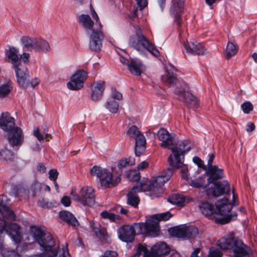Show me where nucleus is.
Here are the masks:
<instances>
[{"label": "nucleus", "instance_id": "1", "mask_svg": "<svg viewBox=\"0 0 257 257\" xmlns=\"http://www.w3.org/2000/svg\"><path fill=\"white\" fill-rule=\"evenodd\" d=\"M0 234L4 230L9 235L16 243L21 242L22 237L20 233V227L16 223L11 222L15 220L16 216L13 210H0ZM3 249V241L0 238V252Z\"/></svg>", "mask_w": 257, "mask_h": 257}, {"label": "nucleus", "instance_id": "2", "mask_svg": "<svg viewBox=\"0 0 257 257\" xmlns=\"http://www.w3.org/2000/svg\"><path fill=\"white\" fill-rule=\"evenodd\" d=\"M217 244L222 250L232 251L234 257H248L249 248L241 240L235 236L233 233L221 238Z\"/></svg>", "mask_w": 257, "mask_h": 257}, {"label": "nucleus", "instance_id": "3", "mask_svg": "<svg viewBox=\"0 0 257 257\" xmlns=\"http://www.w3.org/2000/svg\"><path fill=\"white\" fill-rule=\"evenodd\" d=\"M141 191L148 192L147 194L153 199L160 197L155 195L157 194V192L152 180L144 181L141 182L139 185L134 186L132 191L127 194V202L132 207L136 208L138 206L140 199L137 192Z\"/></svg>", "mask_w": 257, "mask_h": 257}, {"label": "nucleus", "instance_id": "4", "mask_svg": "<svg viewBox=\"0 0 257 257\" xmlns=\"http://www.w3.org/2000/svg\"><path fill=\"white\" fill-rule=\"evenodd\" d=\"M129 46L136 50L141 54H144L146 50L155 57H158L160 53L155 46L151 42L138 30L136 34L133 37H131L128 41Z\"/></svg>", "mask_w": 257, "mask_h": 257}, {"label": "nucleus", "instance_id": "5", "mask_svg": "<svg viewBox=\"0 0 257 257\" xmlns=\"http://www.w3.org/2000/svg\"><path fill=\"white\" fill-rule=\"evenodd\" d=\"M169 211L154 215L150 219L147 220L145 223L137 225V227H141L144 230L149 231V236L155 237L158 236L160 230L159 223L161 221H167L173 216Z\"/></svg>", "mask_w": 257, "mask_h": 257}, {"label": "nucleus", "instance_id": "6", "mask_svg": "<svg viewBox=\"0 0 257 257\" xmlns=\"http://www.w3.org/2000/svg\"><path fill=\"white\" fill-rule=\"evenodd\" d=\"M32 232L35 241L40 245L42 250L46 251L55 249L58 250V247L54 248L55 245V241L49 232L36 227L32 228Z\"/></svg>", "mask_w": 257, "mask_h": 257}, {"label": "nucleus", "instance_id": "7", "mask_svg": "<svg viewBox=\"0 0 257 257\" xmlns=\"http://www.w3.org/2000/svg\"><path fill=\"white\" fill-rule=\"evenodd\" d=\"M201 213L206 217L215 219V222L221 224L234 220L237 216L236 213H231V210H199Z\"/></svg>", "mask_w": 257, "mask_h": 257}, {"label": "nucleus", "instance_id": "8", "mask_svg": "<svg viewBox=\"0 0 257 257\" xmlns=\"http://www.w3.org/2000/svg\"><path fill=\"white\" fill-rule=\"evenodd\" d=\"M71 195L74 201L80 202L83 206L93 207L95 204L94 190L89 186L83 187L79 193V195L74 193L72 190Z\"/></svg>", "mask_w": 257, "mask_h": 257}, {"label": "nucleus", "instance_id": "9", "mask_svg": "<svg viewBox=\"0 0 257 257\" xmlns=\"http://www.w3.org/2000/svg\"><path fill=\"white\" fill-rule=\"evenodd\" d=\"M143 223H135L133 226L125 225L118 229V237L122 241L126 242H131L135 238L136 232L139 234L146 233L149 235L148 230H144L142 228L137 227L136 225Z\"/></svg>", "mask_w": 257, "mask_h": 257}, {"label": "nucleus", "instance_id": "10", "mask_svg": "<svg viewBox=\"0 0 257 257\" xmlns=\"http://www.w3.org/2000/svg\"><path fill=\"white\" fill-rule=\"evenodd\" d=\"M127 135L130 138L135 140V154L137 156H140L146 150V141L145 136L135 125L129 128Z\"/></svg>", "mask_w": 257, "mask_h": 257}, {"label": "nucleus", "instance_id": "11", "mask_svg": "<svg viewBox=\"0 0 257 257\" xmlns=\"http://www.w3.org/2000/svg\"><path fill=\"white\" fill-rule=\"evenodd\" d=\"M170 234L178 238H194L198 234V230L194 226H187L185 224L174 227L169 229Z\"/></svg>", "mask_w": 257, "mask_h": 257}, {"label": "nucleus", "instance_id": "12", "mask_svg": "<svg viewBox=\"0 0 257 257\" xmlns=\"http://www.w3.org/2000/svg\"><path fill=\"white\" fill-rule=\"evenodd\" d=\"M6 56L9 59L14 68L19 67L23 64H28L30 55L27 53H24L19 56V50L14 47H10L6 52Z\"/></svg>", "mask_w": 257, "mask_h": 257}, {"label": "nucleus", "instance_id": "13", "mask_svg": "<svg viewBox=\"0 0 257 257\" xmlns=\"http://www.w3.org/2000/svg\"><path fill=\"white\" fill-rule=\"evenodd\" d=\"M173 170L172 168H168L160 173L158 175L153 177L152 181L154 183L157 194L156 196H161L163 193V186L168 181L172 176Z\"/></svg>", "mask_w": 257, "mask_h": 257}, {"label": "nucleus", "instance_id": "14", "mask_svg": "<svg viewBox=\"0 0 257 257\" xmlns=\"http://www.w3.org/2000/svg\"><path fill=\"white\" fill-rule=\"evenodd\" d=\"M14 69L19 85L24 88L28 87L30 83V75L27 64L20 65Z\"/></svg>", "mask_w": 257, "mask_h": 257}, {"label": "nucleus", "instance_id": "15", "mask_svg": "<svg viewBox=\"0 0 257 257\" xmlns=\"http://www.w3.org/2000/svg\"><path fill=\"white\" fill-rule=\"evenodd\" d=\"M158 137L161 142L160 146L164 148L171 150V147L177 145L178 140L175 136L164 128H160L158 132Z\"/></svg>", "mask_w": 257, "mask_h": 257}, {"label": "nucleus", "instance_id": "16", "mask_svg": "<svg viewBox=\"0 0 257 257\" xmlns=\"http://www.w3.org/2000/svg\"><path fill=\"white\" fill-rule=\"evenodd\" d=\"M8 133L9 143L13 148L19 149L24 141V136L22 130L18 126H15Z\"/></svg>", "mask_w": 257, "mask_h": 257}, {"label": "nucleus", "instance_id": "17", "mask_svg": "<svg viewBox=\"0 0 257 257\" xmlns=\"http://www.w3.org/2000/svg\"><path fill=\"white\" fill-rule=\"evenodd\" d=\"M103 34L100 29H93L89 37V49L94 52H99L102 47Z\"/></svg>", "mask_w": 257, "mask_h": 257}, {"label": "nucleus", "instance_id": "18", "mask_svg": "<svg viewBox=\"0 0 257 257\" xmlns=\"http://www.w3.org/2000/svg\"><path fill=\"white\" fill-rule=\"evenodd\" d=\"M170 252V248L164 242H159L154 244L151 250L147 249L144 257H165Z\"/></svg>", "mask_w": 257, "mask_h": 257}, {"label": "nucleus", "instance_id": "19", "mask_svg": "<svg viewBox=\"0 0 257 257\" xmlns=\"http://www.w3.org/2000/svg\"><path fill=\"white\" fill-rule=\"evenodd\" d=\"M213 186L207 192L208 194L214 197H219L223 194H228L230 192V185L227 180L213 183Z\"/></svg>", "mask_w": 257, "mask_h": 257}, {"label": "nucleus", "instance_id": "20", "mask_svg": "<svg viewBox=\"0 0 257 257\" xmlns=\"http://www.w3.org/2000/svg\"><path fill=\"white\" fill-rule=\"evenodd\" d=\"M87 73L84 70L77 71L71 77V81L67 83L68 87L71 90H78L83 87Z\"/></svg>", "mask_w": 257, "mask_h": 257}, {"label": "nucleus", "instance_id": "21", "mask_svg": "<svg viewBox=\"0 0 257 257\" xmlns=\"http://www.w3.org/2000/svg\"><path fill=\"white\" fill-rule=\"evenodd\" d=\"M99 180L102 186L105 188H111L117 185L120 182L121 179L119 176L113 178L112 174L105 170L100 175Z\"/></svg>", "mask_w": 257, "mask_h": 257}, {"label": "nucleus", "instance_id": "22", "mask_svg": "<svg viewBox=\"0 0 257 257\" xmlns=\"http://www.w3.org/2000/svg\"><path fill=\"white\" fill-rule=\"evenodd\" d=\"M207 176L208 177L207 181L208 183L213 182L224 177L223 170L219 168L218 166L214 165L210 168H207L206 166L203 167Z\"/></svg>", "mask_w": 257, "mask_h": 257}, {"label": "nucleus", "instance_id": "23", "mask_svg": "<svg viewBox=\"0 0 257 257\" xmlns=\"http://www.w3.org/2000/svg\"><path fill=\"white\" fill-rule=\"evenodd\" d=\"M183 46L186 52L191 54L204 55L207 53L204 47L196 41L189 42L187 41L184 42Z\"/></svg>", "mask_w": 257, "mask_h": 257}, {"label": "nucleus", "instance_id": "24", "mask_svg": "<svg viewBox=\"0 0 257 257\" xmlns=\"http://www.w3.org/2000/svg\"><path fill=\"white\" fill-rule=\"evenodd\" d=\"M184 0H172L170 8L171 13L175 15V22L178 27L181 25L180 13L183 10Z\"/></svg>", "mask_w": 257, "mask_h": 257}, {"label": "nucleus", "instance_id": "25", "mask_svg": "<svg viewBox=\"0 0 257 257\" xmlns=\"http://www.w3.org/2000/svg\"><path fill=\"white\" fill-rule=\"evenodd\" d=\"M190 148L189 143L187 141H182L178 147H176L175 145L171 147V150L174 154L173 160L181 159V156H183L182 159H184V154L188 152L190 150Z\"/></svg>", "mask_w": 257, "mask_h": 257}, {"label": "nucleus", "instance_id": "26", "mask_svg": "<svg viewBox=\"0 0 257 257\" xmlns=\"http://www.w3.org/2000/svg\"><path fill=\"white\" fill-rule=\"evenodd\" d=\"M15 126V119L8 112L2 113L0 116V128L7 132Z\"/></svg>", "mask_w": 257, "mask_h": 257}, {"label": "nucleus", "instance_id": "27", "mask_svg": "<svg viewBox=\"0 0 257 257\" xmlns=\"http://www.w3.org/2000/svg\"><path fill=\"white\" fill-rule=\"evenodd\" d=\"M232 201L230 202L228 198L226 197H223L218 200L215 203L216 209H222V208H232L233 207L236 206L238 204V201L237 200V197L234 194V190H232Z\"/></svg>", "mask_w": 257, "mask_h": 257}, {"label": "nucleus", "instance_id": "28", "mask_svg": "<svg viewBox=\"0 0 257 257\" xmlns=\"http://www.w3.org/2000/svg\"><path fill=\"white\" fill-rule=\"evenodd\" d=\"M105 82L103 81L95 82L91 86V99L93 101H97L102 97L105 87Z\"/></svg>", "mask_w": 257, "mask_h": 257}, {"label": "nucleus", "instance_id": "29", "mask_svg": "<svg viewBox=\"0 0 257 257\" xmlns=\"http://www.w3.org/2000/svg\"><path fill=\"white\" fill-rule=\"evenodd\" d=\"M168 162L170 165L172 167L173 169L174 168H181V173L182 174V178L187 179H188V167L183 163L182 159L174 160L173 156L171 155L168 158Z\"/></svg>", "mask_w": 257, "mask_h": 257}, {"label": "nucleus", "instance_id": "30", "mask_svg": "<svg viewBox=\"0 0 257 257\" xmlns=\"http://www.w3.org/2000/svg\"><path fill=\"white\" fill-rule=\"evenodd\" d=\"M60 218L64 221L73 226H78L79 223L75 217L69 211L62 210L59 212Z\"/></svg>", "mask_w": 257, "mask_h": 257}, {"label": "nucleus", "instance_id": "31", "mask_svg": "<svg viewBox=\"0 0 257 257\" xmlns=\"http://www.w3.org/2000/svg\"><path fill=\"white\" fill-rule=\"evenodd\" d=\"M128 69L132 74L139 76L145 69V67L140 61L132 60L128 66Z\"/></svg>", "mask_w": 257, "mask_h": 257}, {"label": "nucleus", "instance_id": "32", "mask_svg": "<svg viewBox=\"0 0 257 257\" xmlns=\"http://www.w3.org/2000/svg\"><path fill=\"white\" fill-rule=\"evenodd\" d=\"M79 23L84 27L85 30L88 32L93 29L92 27L94 23L88 15L82 14L79 17Z\"/></svg>", "mask_w": 257, "mask_h": 257}, {"label": "nucleus", "instance_id": "33", "mask_svg": "<svg viewBox=\"0 0 257 257\" xmlns=\"http://www.w3.org/2000/svg\"><path fill=\"white\" fill-rule=\"evenodd\" d=\"M50 49L49 43L45 40L36 38L33 50L39 52H47Z\"/></svg>", "mask_w": 257, "mask_h": 257}, {"label": "nucleus", "instance_id": "34", "mask_svg": "<svg viewBox=\"0 0 257 257\" xmlns=\"http://www.w3.org/2000/svg\"><path fill=\"white\" fill-rule=\"evenodd\" d=\"M168 200L172 204L176 205L180 207H183L185 199L180 194H174L170 196L168 198Z\"/></svg>", "mask_w": 257, "mask_h": 257}, {"label": "nucleus", "instance_id": "35", "mask_svg": "<svg viewBox=\"0 0 257 257\" xmlns=\"http://www.w3.org/2000/svg\"><path fill=\"white\" fill-rule=\"evenodd\" d=\"M36 39L29 36H23L21 38V41L24 48L27 50L31 51L33 50Z\"/></svg>", "mask_w": 257, "mask_h": 257}, {"label": "nucleus", "instance_id": "36", "mask_svg": "<svg viewBox=\"0 0 257 257\" xmlns=\"http://www.w3.org/2000/svg\"><path fill=\"white\" fill-rule=\"evenodd\" d=\"M237 48L235 44L228 42L225 51V56L227 59H230L237 52Z\"/></svg>", "mask_w": 257, "mask_h": 257}, {"label": "nucleus", "instance_id": "37", "mask_svg": "<svg viewBox=\"0 0 257 257\" xmlns=\"http://www.w3.org/2000/svg\"><path fill=\"white\" fill-rule=\"evenodd\" d=\"M187 96L186 101H183V102L189 107L193 109L197 108L199 106V101L197 98L190 93L187 94Z\"/></svg>", "mask_w": 257, "mask_h": 257}, {"label": "nucleus", "instance_id": "38", "mask_svg": "<svg viewBox=\"0 0 257 257\" xmlns=\"http://www.w3.org/2000/svg\"><path fill=\"white\" fill-rule=\"evenodd\" d=\"M190 185L194 188H200L206 187L205 184V177L204 176H200L194 180H192L190 182Z\"/></svg>", "mask_w": 257, "mask_h": 257}, {"label": "nucleus", "instance_id": "39", "mask_svg": "<svg viewBox=\"0 0 257 257\" xmlns=\"http://www.w3.org/2000/svg\"><path fill=\"white\" fill-rule=\"evenodd\" d=\"M92 230L96 235L102 241H107L108 236L106 230L104 228H100L97 226H93L92 227Z\"/></svg>", "mask_w": 257, "mask_h": 257}, {"label": "nucleus", "instance_id": "40", "mask_svg": "<svg viewBox=\"0 0 257 257\" xmlns=\"http://www.w3.org/2000/svg\"><path fill=\"white\" fill-rule=\"evenodd\" d=\"M14 154L7 147L0 148V160H10L13 158Z\"/></svg>", "mask_w": 257, "mask_h": 257}, {"label": "nucleus", "instance_id": "41", "mask_svg": "<svg viewBox=\"0 0 257 257\" xmlns=\"http://www.w3.org/2000/svg\"><path fill=\"white\" fill-rule=\"evenodd\" d=\"M162 80L167 84L174 85L178 81L177 78L172 73L168 72L166 76L162 77Z\"/></svg>", "mask_w": 257, "mask_h": 257}, {"label": "nucleus", "instance_id": "42", "mask_svg": "<svg viewBox=\"0 0 257 257\" xmlns=\"http://www.w3.org/2000/svg\"><path fill=\"white\" fill-rule=\"evenodd\" d=\"M11 201L5 195H0V209H11Z\"/></svg>", "mask_w": 257, "mask_h": 257}, {"label": "nucleus", "instance_id": "43", "mask_svg": "<svg viewBox=\"0 0 257 257\" xmlns=\"http://www.w3.org/2000/svg\"><path fill=\"white\" fill-rule=\"evenodd\" d=\"M106 107L110 112L116 113L118 111L119 104L115 100H110L106 102Z\"/></svg>", "mask_w": 257, "mask_h": 257}, {"label": "nucleus", "instance_id": "44", "mask_svg": "<svg viewBox=\"0 0 257 257\" xmlns=\"http://www.w3.org/2000/svg\"><path fill=\"white\" fill-rule=\"evenodd\" d=\"M175 93L178 96V99L181 101H186L187 94H189V92H186L184 88L177 87L175 90Z\"/></svg>", "mask_w": 257, "mask_h": 257}, {"label": "nucleus", "instance_id": "45", "mask_svg": "<svg viewBox=\"0 0 257 257\" xmlns=\"http://www.w3.org/2000/svg\"><path fill=\"white\" fill-rule=\"evenodd\" d=\"M13 195L15 197H21L24 194H27V191L23 187L16 186L12 189Z\"/></svg>", "mask_w": 257, "mask_h": 257}, {"label": "nucleus", "instance_id": "46", "mask_svg": "<svg viewBox=\"0 0 257 257\" xmlns=\"http://www.w3.org/2000/svg\"><path fill=\"white\" fill-rule=\"evenodd\" d=\"M12 87L8 83L0 86V97H4L8 95L11 91Z\"/></svg>", "mask_w": 257, "mask_h": 257}, {"label": "nucleus", "instance_id": "47", "mask_svg": "<svg viewBox=\"0 0 257 257\" xmlns=\"http://www.w3.org/2000/svg\"><path fill=\"white\" fill-rule=\"evenodd\" d=\"M222 252L218 248L212 247L210 248L208 257H222Z\"/></svg>", "mask_w": 257, "mask_h": 257}, {"label": "nucleus", "instance_id": "48", "mask_svg": "<svg viewBox=\"0 0 257 257\" xmlns=\"http://www.w3.org/2000/svg\"><path fill=\"white\" fill-rule=\"evenodd\" d=\"M58 254V250L55 249L51 251H44L39 255H36V257H56Z\"/></svg>", "mask_w": 257, "mask_h": 257}, {"label": "nucleus", "instance_id": "49", "mask_svg": "<svg viewBox=\"0 0 257 257\" xmlns=\"http://www.w3.org/2000/svg\"><path fill=\"white\" fill-rule=\"evenodd\" d=\"M105 170L106 169H102L97 166H94L91 169L90 173L91 175L96 176L98 178H100V175L103 173V171H105Z\"/></svg>", "mask_w": 257, "mask_h": 257}, {"label": "nucleus", "instance_id": "50", "mask_svg": "<svg viewBox=\"0 0 257 257\" xmlns=\"http://www.w3.org/2000/svg\"><path fill=\"white\" fill-rule=\"evenodd\" d=\"M244 113L248 114L253 109V105L251 102L246 101L242 103L241 105Z\"/></svg>", "mask_w": 257, "mask_h": 257}, {"label": "nucleus", "instance_id": "51", "mask_svg": "<svg viewBox=\"0 0 257 257\" xmlns=\"http://www.w3.org/2000/svg\"><path fill=\"white\" fill-rule=\"evenodd\" d=\"M127 178L133 181H136L140 179V173L135 171H130L127 173Z\"/></svg>", "mask_w": 257, "mask_h": 257}, {"label": "nucleus", "instance_id": "52", "mask_svg": "<svg viewBox=\"0 0 257 257\" xmlns=\"http://www.w3.org/2000/svg\"><path fill=\"white\" fill-rule=\"evenodd\" d=\"M34 135L40 142L44 140V138H45L47 141H49V139L51 138V135L48 134H46L45 135V137H44L40 133L38 128L34 131Z\"/></svg>", "mask_w": 257, "mask_h": 257}, {"label": "nucleus", "instance_id": "53", "mask_svg": "<svg viewBox=\"0 0 257 257\" xmlns=\"http://www.w3.org/2000/svg\"><path fill=\"white\" fill-rule=\"evenodd\" d=\"M31 190L35 196L37 193L40 192L41 190V184L37 181L34 182L31 186Z\"/></svg>", "mask_w": 257, "mask_h": 257}, {"label": "nucleus", "instance_id": "54", "mask_svg": "<svg viewBox=\"0 0 257 257\" xmlns=\"http://www.w3.org/2000/svg\"><path fill=\"white\" fill-rule=\"evenodd\" d=\"M147 252V249L146 247L142 245H139L138 247L136 253L133 257H140V255L143 253V257L145 256V253Z\"/></svg>", "mask_w": 257, "mask_h": 257}, {"label": "nucleus", "instance_id": "55", "mask_svg": "<svg viewBox=\"0 0 257 257\" xmlns=\"http://www.w3.org/2000/svg\"><path fill=\"white\" fill-rule=\"evenodd\" d=\"M111 97L112 98L120 100L122 98V94L116 90L115 88H111Z\"/></svg>", "mask_w": 257, "mask_h": 257}, {"label": "nucleus", "instance_id": "56", "mask_svg": "<svg viewBox=\"0 0 257 257\" xmlns=\"http://www.w3.org/2000/svg\"><path fill=\"white\" fill-rule=\"evenodd\" d=\"M101 216L103 218H108L111 221L115 219V216L114 214L109 213L107 211H104L101 213Z\"/></svg>", "mask_w": 257, "mask_h": 257}, {"label": "nucleus", "instance_id": "57", "mask_svg": "<svg viewBox=\"0 0 257 257\" xmlns=\"http://www.w3.org/2000/svg\"><path fill=\"white\" fill-rule=\"evenodd\" d=\"M49 179L53 181H56L58 175V172L55 169H51L49 172Z\"/></svg>", "mask_w": 257, "mask_h": 257}, {"label": "nucleus", "instance_id": "58", "mask_svg": "<svg viewBox=\"0 0 257 257\" xmlns=\"http://www.w3.org/2000/svg\"><path fill=\"white\" fill-rule=\"evenodd\" d=\"M61 203L64 207H69L71 204V200L70 197L67 196L63 197L61 200Z\"/></svg>", "mask_w": 257, "mask_h": 257}, {"label": "nucleus", "instance_id": "59", "mask_svg": "<svg viewBox=\"0 0 257 257\" xmlns=\"http://www.w3.org/2000/svg\"><path fill=\"white\" fill-rule=\"evenodd\" d=\"M199 207V209H213V206L207 201L202 202Z\"/></svg>", "mask_w": 257, "mask_h": 257}, {"label": "nucleus", "instance_id": "60", "mask_svg": "<svg viewBox=\"0 0 257 257\" xmlns=\"http://www.w3.org/2000/svg\"><path fill=\"white\" fill-rule=\"evenodd\" d=\"M58 203L55 201H53L51 202H46L44 205L42 206L43 207H47V208H53L56 207Z\"/></svg>", "mask_w": 257, "mask_h": 257}, {"label": "nucleus", "instance_id": "61", "mask_svg": "<svg viewBox=\"0 0 257 257\" xmlns=\"http://www.w3.org/2000/svg\"><path fill=\"white\" fill-rule=\"evenodd\" d=\"M193 162L197 164V165L201 168L203 169L204 165L203 162L198 157H195L193 159Z\"/></svg>", "mask_w": 257, "mask_h": 257}, {"label": "nucleus", "instance_id": "62", "mask_svg": "<svg viewBox=\"0 0 257 257\" xmlns=\"http://www.w3.org/2000/svg\"><path fill=\"white\" fill-rule=\"evenodd\" d=\"M46 167L43 163H38L37 165V171L41 173H43L46 172Z\"/></svg>", "mask_w": 257, "mask_h": 257}, {"label": "nucleus", "instance_id": "63", "mask_svg": "<svg viewBox=\"0 0 257 257\" xmlns=\"http://www.w3.org/2000/svg\"><path fill=\"white\" fill-rule=\"evenodd\" d=\"M201 249L200 248H195L194 251L192 252L190 257H201L199 254H201Z\"/></svg>", "mask_w": 257, "mask_h": 257}, {"label": "nucleus", "instance_id": "64", "mask_svg": "<svg viewBox=\"0 0 257 257\" xmlns=\"http://www.w3.org/2000/svg\"><path fill=\"white\" fill-rule=\"evenodd\" d=\"M103 256L104 257H116L117 253L113 251H106L104 252Z\"/></svg>", "mask_w": 257, "mask_h": 257}]
</instances>
